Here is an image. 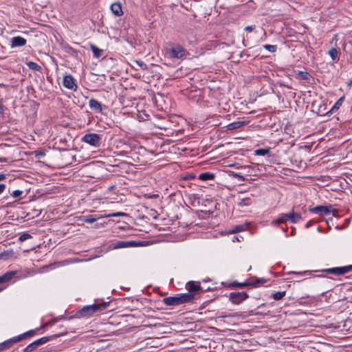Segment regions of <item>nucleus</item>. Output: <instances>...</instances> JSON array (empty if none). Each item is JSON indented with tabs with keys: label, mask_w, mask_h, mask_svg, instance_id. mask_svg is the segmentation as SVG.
<instances>
[{
	"label": "nucleus",
	"mask_w": 352,
	"mask_h": 352,
	"mask_svg": "<svg viewBox=\"0 0 352 352\" xmlns=\"http://www.w3.org/2000/svg\"><path fill=\"white\" fill-rule=\"evenodd\" d=\"M101 140V135L94 133H87L81 139L82 142L95 147L100 146Z\"/></svg>",
	"instance_id": "obj_6"
},
{
	"label": "nucleus",
	"mask_w": 352,
	"mask_h": 352,
	"mask_svg": "<svg viewBox=\"0 0 352 352\" xmlns=\"http://www.w3.org/2000/svg\"><path fill=\"white\" fill-rule=\"evenodd\" d=\"M287 220L291 223H296L301 219V215L294 210L286 214Z\"/></svg>",
	"instance_id": "obj_14"
},
{
	"label": "nucleus",
	"mask_w": 352,
	"mask_h": 352,
	"mask_svg": "<svg viewBox=\"0 0 352 352\" xmlns=\"http://www.w3.org/2000/svg\"><path fill=\"white\" fill-rule=\"evenodd\" d=\"M63 85L65 87L74 91H76L78 89V85L76 82V80L70 74H67L64 76Z\"/></svg>",
	"instance_id": "obj_8"
},
{
	"label": "nucleus",
	"mask_w": 352,
	"mask_h": 352,
	"mask_svg": "<svg viewBox=\"0 0 352 352\" xmlns=\"http://www.w3.org/2000/svg\"><path fill=\"white\" fill-rule=\"evenodd\" d=\"M8 340H9V342H10V345L12 346V344L21 341L22 339H21V336L19 335V336L13 337V338L9 339Z\"/></svg>",
	"instance_id": "obj_31"
},
{
	"label": "nucleus",
	"mask_w": 352,
	"mask_h": 352,
	"mask_svg": "<svg viewBox=\"0 0 352 352\" xmlns=\"http://www.w3.org/2000/svg\"><path fill=\"white\" fill-rule=\"evenodd\" d=\"M282 230H283V231L284 232H287V228H283V229H282Z\"/></svg>",
	"instance_id": "obj_50"
},
{
	"label": "nucleus",
	"mask_w": 352,
	"mask_h": 352,
	"mask_svg": "<svg viewBox=\"0 0 352 352\" xmlns=\"http://www.w3.org/2000/svg\"><path fill=\"white\" fill-rule=\"evenodd\" d=\"M60 336V334H57V335H54L52 336H45V337L41 338L34 341L29 345H28L23 349V352H32L34 350H36L38 348V346H39L42 344H44L46 342H49L50 340H52L53 338H57Z\"/></svg>",
	"instance_id": "obj_4"
},
{
	"label": "nucleus",
	"mask_w": 352,
	"mask_h": 352,
	"mask_svg": "<svg viewBox=\"0 0 352 352\" xmlns=\"http://www.w3.org/2000/svg\"><path fill=\"white\" fill-rule=\"evenodd\" d=\"M285 295V292H277L273 294V298L276 300H278L283 298Z\"/></svg>",
	"instance_id": "obj_28"
},
{
	"label": "nucleus",
	"mask_w": 352,
	"mask_h": 352,
	"mask_svg": "<svg viewBox=\"0 0 352 352\" xmlns=\"http://www.w3.org/2000/svg\"><path fill=\"white\" fill-rule=\"evenodd\" d=\"M280 223H281V222L280 221V219L278 218L276 219H274L271 223L272 226H276Z\"/></svg>",
	"instance_id": "obj_43"
},
{
	"label": "nucleus",
	"mask_w": 352,
	"mask_h": 352,
	"mask_svg": "<svg viewBox=\"0 0 352 352\" xmlns=\"http://www.w3.org/2000/svg\"><path fill=\"white\" fill-rule=\"evenodd\" d=\"M2 345H3L6 349L10 348L11 346L8 340L3 342Z\"/></svg>",
	"instance_id": "obj_41"
},
{
	"label": "nucleus",
	"mask_w": 352,
	"mask_h": 352,
	"mask_svg": "<svg viewBox=\"0 0 352 352\" xmlns=\"http://www.w3.org/2000/svg\"><path fill=\"white\" fill-rule=\"evenodd\" d=\"M133 77H137V76H136V74H133Z\"/></svg>",
	"instance_id": "obj_58"
},
{
	"label": "nucleus",
	"mask_w": 352,
	"mask_h": 352,
	"mask_svg": "<svg viewBox=\"0 0 352 352\" xmlns=\"http://www.w3.org/2000/svg\"><path fill=\"white\" fill-rule=\"evenodd\" d=\"M120 102H122L123 107H122V112L123 114H129L130 113V111H129V108H130V106H129V102L130 100L126 98V97L123 96L120 100Z\"/></svg>",
	"instance_id": "obj_18"
},
{
	"label": "nucleus",
	"mask_w": 352,
	"mask_h": 352,
	"mask_svg": "<svg viewBox=\"0 0 352 352\" xmlns=\"http://www.w3.org/2000/svg\"><path fill=\"white\" fill-rule=\"evenodd\" d=\"M41 328H37L36 329L30 330L27 332H25L20 335L22 340L25 339L26 338L33 336L37 331H38Z\"/></svg>",
	"instance_id": "obj_23"
},
{
	"label": "nucleus",
	"mask_w": 352,
	"mask_h": 352,
	"mask_svg": "<svg viewBox=\"0 0 352 352\" xmlns=\"http://www.w3.org/2000/svg\"><path fill=\"white\" fill-rule=\"evenodd\" d=\"M26 64L30 69H32L34 71H39L41 69V66L34 62L30 61V62H28Z\"/></svg>",
	"instance_id": "obj_27"
},
{
	"label": "nucleus",
	"mask_w": 352,
	"mask_h": 352,
	"mask_svg": "<svg viewBox=\"0 0 352 352\" xmlns=\"http://www.w3.org/2000/svg\"><path fill=\"white\" fill-rule=\"evenodd\" d=\"M147 151L142 146L136 147L133 144V166L142 165L146 163Z\"/></svg>",
	"instance_id": "obj_3"
},
{
	"label": "nucleus",
	"mask_w": 352,
	"mask_h": 352,
	"mask_svg": "<svg viewBox=\"0 0 352 352\" xmlns=\"http://www.w3.org/2000/svg\"><path fill=\"white\" fill-rule=\"evenodd\" d=\"M199 179L203 181L211 180L214 179V175L210 173H203L199 176Z\"/></svg>",
	"instance_id": "obj_24"
},
{
	"label": "nucleus",
	"mask_w": 352,
	"mask_h": 352,
	"mask_svg": "<svg viewBox=\"0 0 352 352\" xmlns=\"http://www.w3.org/2000/svg\"><path fill=\"white\" fill-rule=\"evenodd\" d=\"M298 76L300 79L307 80V79H309V73H307L306 72H299L298 73Z\"/></svg>",
	"instance_id": "obj_30"
},
{
	"label": "nucleus",
	"mask_w": 352,
	"mask_h": 352,
	"mask_svg": "<svg viewBox=\"0 0 352 352\" xmlns=\"http://www.w3.org/2000/svg\"><path fill=\"white\" fill-rule=\"evenodd\" d=\"M245 124V122L244 121H237L232 122L227 125L228 130H234L239 129Z\"/></svg>",
	"instance_id": "obj_19"
},
{
	"label": "nucleus",
	"mask_w": 352,
	"mask_h": 352,
	"mask_svg": "<svg viewBox=\"0 0 352 352\" xmlns=\"http://www.w3.org/2000/svg\"><path fill=\"white\" fill-rule=\"evenodd\" d=\"M109 302H105L98 304H94L91 305L84 306L79 311L78 314L82 317L89 318L95 314H98L102 311L106 309L109 305Z\"/></svg>",
	"instance_id": "obj_2"
},
{
	"label": "nucleus",
	"mask_w": 352,
	"mask_h": 352,
	"mask_svg": "<svg viewBox=\"0 0 352 352\" xmlns=\"http://www.w3.org/2000/svg\"><path fill=\"white\" fill-rule=\"evenodd\" d=\"M348 85L349 86H351L352 85V79L349 82Z\"/></svg>",
	"instance_id": "obj_51"
},
{
	"label": "nucleus",
	"mask_w": 352,
	"mask_h": 352,
	"mask_svg": "<svg viewBox=\"0 0 352 352\" xmlns=\"http://www.w3.org/2000/svg\"><path fill=\"white\" fill-rule=\"evenodd\" d=\"M270 152V148H259V149H256L254 151L256 155H262V156L269 154Z\"/></svg>",
	"instance_id": "obj_25"
},
{
	"label": "nucleus",
	"mask_w": 352,
	"mask_h": 352,
	"mask_svg": "<svg viewBox=\"0 0 352 352\" xmlns=\"http://www.w3.org/2000/svg\"><path fill=\"white\" fill-rule=\"evenodd\" d=\"M144 117H148V115L146 114L145 113H138L137 114V119L139 120V121H141V120H144Z\"/></svg>",
	"instance_id": "obj_36"
},
{
	"label": "nucleus",
	"mask_w": 352,
	"mask_h": 352,
	"mask_svg": "<svg viewBox=\"0 0 352 352\" xmlns=\"http://www.w3.org/2000/svg\"><path fill=\"white\" fill-rule=\"evenodd\" d=\"M68 49H69V50H73L74 52H75V50H73L71 47H68Z\"/></svg>",
	"instance_id": "obj_53"
},
{
	"label": "nucleus",
	"mask_w": 352,
	"mask_h": 352,
	"mask_svg": "<svg viewBox=\"0 0 352 352\" xmlns=\"http://www.w3.org/2000/svg\"><path fill=\"white\" fill-rule=\"evenodd\" d=\"M230 175L234 178L238 179L241 182H243L245 180V177L236 173L231 172Z\"/></svg>",
	"instance_id": "obj_34"
},
{
	"label": "nucleus",
	"mask_w": 352,
	"mask_h": 352,
	"mask_svg": "<svg viewBox=\"0 0 352 352\" xmlns=\"http://www.w3.org/2000/svg\"><path fill=\"white\" fill-rule=\"evenodd\" d=\"M328 54L330 56V57L331 58V59L335 61V62H337L339 60V52H338V50L336 48V47H332L331 48L329 52H328Z\"/></svg>",
	"instance_id": "obj_20"
},
{
	"label": "nucleus",
	"mask_w": 352,
	"mask_h": 352,
	"mask_svg": "<svg viewBox=\"0 0 352 352\" xmlns=\"http://www.w3.org/2000/svg\"><path fill=\"white\" fill-rule=\"evenodd\" d=\"M110 8L113 14L117 16L123 14L121 3L119 2L112 3Z\"/></svg>",
	"instance_id": "obj_15"
},
{
	"label": "nucleus",
	"mask_w": 352,
	"mask_h": 352,
	"mask_svg": "<svg viewBox=\"0 0 352 352\" xmlns=\"http://www.w3.org/2000/svg\"><path fill=\"white\" fill-rule=\"evenodd\" d=\"M237 285L239 287H244L246 285L245 283H240V284L239 283V284H237Z\"/></svg>",
	"instance_id": "obj_49"
},
{
	"label": "nucleus",
	"mask_w": 352,
	"mask_h": 352,
	"mask_svg": "<svg viewBox=\"0 0 352 352\" xmlns=\"http://www.w3.org/2000/svg\"><path fill=\"white\" fill-rule=\"evenodd\" d=\"M352 269V265L344 267H336L324 270V272L333 274L337 276L342 275L349 272Z\"/></svg>",
	"instance_id": "obj_9"
},
{
	"label": "nucleus",
	"mask_w": 352,
	"mask_h": 352,
	"mask_svg": "<svg viewBox=\"0 0 352 352\" xmlns=\"http://www.w3.org/2000/svg\"><path fill=\"white\" fill-rule=\"evenodd\" d=\"M135 63L142 69H146V65L144 62L140 61V60H136Z\"/></svg>",
	"instance_id": "obj_38"
},
{
	"label": "nucleus",
	"mask_w": 352,
	"mask_h": 352,
	"mask_svg": "<svg viewBox=\"0 0 352 352\" xmlns=\"http://www.w3.org/2000/svg\"><path fill=\"white\" fill-rule=\"evenodd\" d=\"M342 100H343V98H340V99L337 101V102L336 103V104L334 105V107L332 108V109L333 110V109H336V108H338V107H339V106L342 104Z\"/></svg>",
	"instance_id": "obj_40"
},
{
	"label": "nucleus",
	"mask_w": 352,
	"mask_h": 352,
	"mask_svg": "<svg viewBox=\"0 0 352 352\" xmlns=\"http://www.w3.org/2000/svg\"><path fill=\"white\" fill-rule=\"evenodd\" d=\"M245 30L246 31L251 32V31H252V30H253V27H252V26H251V25H250V26H247V27H245Z\"/></svg>",
	"instance_id": "obj_47"
},
{
	"label": "nucleus",
	"mask_w": 352,
	"mask_h": 352,
	"mask_svg": "<svg viewBox=\"0 0 352 352\" xmlns=\"http://www.w3.org/2000/svg\"><path fill=\"white\" fill-rule=\"evenodd\" d=\"M235 240L239 241L237 236H234L232 241H234Z\"/></svg>",
	"instance_id": "obj_52"
},
{
	"label": "nucleus",
	"mask_w": 352,
	"mask_h": 352,
	"mask_svg": "<svg viewBox=\"0 0 352 352\" xmlns=\"http://www.w3.org/2000/svg\"><path fill=\"white\" fill-rule=\"evenodd\" d=\"M278 219H280L281 223H284L287 221L286 214H280L278 217Z\"/></svg>",
	"instance_id": "obj_37"
},
{
	"label": "nucleus",
	"mask_w": 352,
	"mask_h": 352,
	"mask_svg": "<svg viewBox=\"0 0 352 352\" xmlns=\"http://www.w3.org/2000/svg\"><path fill=\"white\" fill-rule=\"evenodd\" d=\"M131 247H132V241H119L113 243V248L115 249H120Z\"/></svg>",
	"instance_id": "obj_17"
},
{
	"label": "nucleus",
	"mask_w": 352,
	"mask_h": 352,
	"mask_svg": "<svg viewBox=\"0 0 352 352\" xmlns=\"http://www.w3.org/2000/svg\"><path fill=\"white\" fill-rule=\"evenodd\" d=\"M148 243L147 241H133V247H141V246H145L147 245Z\"/></svg>",
	"instance_id": "obj_32"
},
{
	"label": "nucleus",
	"mask_w": 352,
	"mask_h": 352,
	"mask_svg": "<svg viewBox=\"0 0 352 352\" xmlns=\"http://www.w3.org/2000/svg\"><path fill=\"white\" fill-rule=\"evenodd\" d=\"M167 54L171 58H182L187 52L184 47L179 45H172L166 50Z\"/></svg>",
	"instance_id": "obj_5"
},
{
	"label": "nucleus",
	"mask_w": 352,
	"mask_h": 352,
	"mask_svg": "<svg viewBox=\"0 0 352 352\" xmlns=\"http://www.w3.org/2000/svg\"><path fill=\"white\" fill-rule=\"evenodd\" d=\"M263 47H264L265 49H266L267 50H268V51H270L271 52H274L276 50V45H265Z\"/></svg>",
	"instance_id": "obj_35"
},
{
	"label": "nucleus",
	"mask_w": 352,
	"mask_h": 352,
	"mask_svg": "<svg viewBox=\"0 0 352 352\" xmlns=\"http://www.w3.org/2000/svg\"><path fill=\"white\" fill-rule=\"evenodd\" d=\"M30 238H32V236H31L29 233H28V232H23V233H22V234L20 235V236H19V240L21 242H23V241H26L27 239H30Z\"/></svg>",
	"instance_id": "obj_29"
},
{
	"label": "nucleus",
	"mask_w": 352,
	"mask_h": 352,
	"mask_svg": "<svg viewBox=\"0 0 352 352\" xmlns=\"http://www.w3.org/2000/svg\"><path fill=\"white\" fill-rule=\"evenodd\" d=\"M27 41L22 36H18L11 38L10 46L12 48L23 47L26 45Z\"/></svg>",
	"instance_id": "obj_11"
},
{
	"label": "nucleus",
	"mask_w": 352,
	"mask_h": 352,
	"mask_svg": "<svg viewBox=\"0 0 352 352\" xmlns=\"http://www.w3.org/2000/svg\"><path fill=\"white\" fill-rule=\"evenodd\" d=\"M239 230H240L239 229H236L234 232H238Z\"/></svg>",
	"instance_id": "obj_57"
},
{
	"label": "nucleus",
	"mask_w": 352,
	"mask_h": 352,
	"mask_svg": "<svg viewBox=\"0 0 352 352\" xmlns=\"http://www.w3.org/2000/svg\"><path fill=\"white\" fill-rule=\"evenodd\" d=\"M79 219L80 221L86 222V223H94L95 221H96L98 218L95 217L93 215H87V216H81L79 217Z\"/></svg>",
	"instance_id": "obj_21"
},
{
	"label": "nucleus",
	"mask_w": 352,
	"mask_h": 352,
	"mask_svg": "<svg viewBox=\"0 0 352 352\" xmlns=\"http://www.w3.org/2000/svg\"><path fill=\"white\" fill-rule=\"evenodd\" d=\"M122 215V212H116V213H112L107 215V217H118Z\"/></svg>",
	"instance_id": "obj_44"
},
{
	"label": "nucleus",
	"mask_w": 352,
	"mask_h": 352,
	"mask_svg": "<svg viewBox=\"0 0 352 352\" xmlns=\"http://www.w3.org/2000/svg\"><path fill=\"white\" fill-rule=\"evenodd\" d=\"M3 289H4V287H1V288H0V292L3 291Z\"/></svg>",
	"instance_id": "obj_55"
},
{
	"label": "nucleus",
	"mask_w": 352,
	"mask_h": 352,
	"mask_svg": "<svg viewBox=\"0 0 352 352\" xmlns=\"http://www.w3.org/2000/svg\"><path fill=\"white\" fill-rule=\"evenodd\" d=\"M55 321H56L55 320H52L51 321H49V322L45 323L43 325H42L40 328L43 329V328L45 327H47V326H52V325H53L54 324Z\"/></svg>",
	"instance_id": "obj_39"
},
{
	"label": "nucleus",
	"mask_w": 352,
	"mask_h": 352,
	"mask_svg": "<svg viewBox=\"0 0 352 352\" xmlns=\"http://www.w3.org/2000/svg\"><path fill=\"white\" fill-rule=\"evenodd\" d=\"M252 203V200H251V198L250 197H245V198H243L239 200V201L238 202V205L239 206H250Z\"/></svg>",
	"instance_id": "obj_26"
},
{
	"label": "nucleus",
	"mask_w": 352,
	"mask_h": 352,
	"mask_svg": "<svg viewBox=\"0 0 352 352\" xmlns=\"http://www.w3.org/2000/svg\"><path fill=\"white\" fill-rule=\"evenodd\" d=\"M89 105L90 109L96 113H100L102 111V104L94 98L89 100Z\"/></svg>",
	"instance_id": "obj_13"
},
{
	"label": "nucleus",
	"mask_w": 352,
	"mask_h": 352,
	"mask_svg": "<svg viewBox=\"0 0 352 352\" xmlns=\"http://www.w3.org/2000/svg\"><path fill=\"white\" fill-rule=\"evenodd\" d=\"M139 230V231L142 230V229H138V228H133V230Z\"/></svg>",
	"instance_id": "obj_54"
},
{
	"label": "nucleus",
	"mask_w": 352,
	"mask_h": 352,
	"mask_svg": "<svg viewBox=\"0 0 352 352\" xmlns=\"http://www.w3.org/2000/svg\"><path fill=\"white\" fill-rule=\"evenodd\" d=\"M6 188V185L3 184H0V194H1Z\"/></svg>",
	"instance_id": "obj_45"
},
{
	"label": "nucleus",
	"mask_w": 352,
	"mask_h": 352,
	"mask_svg": "<svg viewBox=\"0 0 352 352\" xmlns=\"http://www.w3.org/2000/svg\"><path fill=\"white\" fill-rule=\"evenodd\" d=\"M186 288L190 292H195L201 289V286L199 283L189 281L186 283Z\"/></svg>",
	"instance_id": "obj_16"
},
{
	"label": "nucleus",
	"mask_w": 352,
	"mask_h": 352,
	"mask_svg": "<svg viewBox=\"0 0 352 352\" xmlns=\"http://www.w3.org/2000/svg\"><path fill=\"white\" fill-rule=\"evenodd\" d=\"M194 294L185 293L175 296L164 298L163 299V302L167 306H176L191 302L194 300Z\"/></svg>",
	"instance_id": "obj_1"
},
{
	"label": "nucleus",
	"mask_w": 352,
	"mask_h": 352,
	"mask_svg": "<svg viewBox=\"0 0 352 352\" xmlns=\"http://www.w3.org/2000/svg\"><path fill=\"white\" fill-rule=\"evenodd\" d=\"M248 298V294L245 292H232L230 294V300L235 305H239Z\"/></svg>",
	"instance_id": "obj_7"
},
{
	"label": "nucleus",
	"mask_w": 352,
	"mask_h": 352,
	"mask_svg": "<svg viewBox=\"0 0 352 352\" xmlns=\"http://www.w3.org/2000/svg\"><path fill=\"white\" fill-rule=\"evenodd\" d=\"M22 194H23V191L22 190H15L12 191L10 195L14 198H18V197H20Z\"/></svg>",
	"instance_id": "obj_33"
},
{
	"label": "nucleus",
	"mask_w": 352,
	"mask_h": 352,
	"mask_svg": "<svg viewBox=\"0 0 352 352\" xmlns=\"http://www.w3.org/2000/svg\"><path fill=\"white\" fill-rule=\"evenodd\" d=\"M309 211L320 215H327L331 214V206H318L314 208H309Z\"/></svg>",
	"instance_id": "obj_10"
},
{
	"label": "nucleus",
	"mask_w": 352,
	"mask_h": 352,
	"mask_svg": "<svg viewBox=\"0 0 352 352\" xmlns=\"http://www.w3.org/2000/svg\"><path fill=\"white\" fill-rule=\"evenodd\" d=\"M309 223H307L306 225V227H309Z\"/></svg>",
	"instance_id": "obj_56"
},
{
	"label": "nucleus",
	"mask_w": 352,
	"mask_h": 352,
	"mask_svg": "<svg viewBox=\"0 0 352 352\" xmlns=\"http://www.w3.org/2000/svg\"><path fill=\"white\" fill-rule=\"evenodd\" d=\"M91 50L93 52L94 56L97 58H100L103 52L102 50L99 49L94 45H91Z\"/></svg>",
	"instance_id": "obj_22"
},
{
	"label": "nucleus",
	"mask_w": 352,
	"mask_h": 352,
	"mask_svg": "<svg viewBox=\"0 0 352 352\" xmlns=\"http://www.w3.org/2000/svg\"><path fill=\"white\" fill-rule=\"evenodd\" d=\"M16 271H9L0 276V285L10 282L16 275Z\"/></svg>",
	"instance_id": "obj_12"
},
{
	"label": "nucleus",
	"mask_w": 352,
	"mask_h": 352,
	"mask_svg": "<svg viewBox=\"0 0 352 352\" xmlns=\"http://www.w3.org/2000/svg\"><path fill=\"white\" fill-rule=\"evenodd\" d=\"M331 214H332L333 217H337L338 215V210L331 207Z\"/></svg>",
	"instance_id": "obj_42"
},
{
	"label": "nucleus",
	"mask_w": 352,
	"mask_h": 352,
	"mask_svg": "<svg viewBox=\"0 0 352 352\" xmlns=\"http://www.w3.org/2000/svg\"><path fill=\"white\" fill-rule=\"evenodd\" d=\"M6 349L3 345H2V342L0 344V351Z\"/></svg>",
	"instance_id": "obj_48"
},
{
	"label": "nucleus",
	"mask_w": 352,
	"mask_h": 352,
	"mask_svg": "<svg viewBox=\"0 0 352 352\" xmlns=\"http://www.w3.org/2000/svg\"><path fill=\"white\" fill-rule=\"evenodd\" d=\"M6 175H6V174L0 173V181H2V180H3L4 179H6Z\"/></svg>",
	"instance_id": "obj_46"
}]
</instances>
